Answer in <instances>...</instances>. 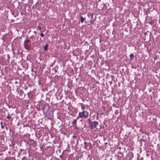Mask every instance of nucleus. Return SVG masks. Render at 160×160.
I'll return each mask as SVG.
<instances>
[{
	"instance_id": "1",
	"label": "nucleus",
	"mask_w": 160,
	"mask_h": 160,
	"mask_svg": "<svg viewBox=\"0 0 160 160\" xmlns=\"http://www.w3.org/2000/svg\"><path fill=\"white\" fill-rule=\"evenodd\" d=\"M89 116V112L87 111L83 110L82 112L79 113V116L81 118H87Z\"/></svg>"
},
{
	"instance_id": "2",
	"label": "nucleus",
	"mask_w": 160,
	"mask_h": 160,
	"mask_svg": "<svg viewBox=\"0 0 160 160\" xmlns=\"http://www.w3.org/2000/svg\"><path fill=\"white\" fill-rule=\"evenodd\" d=\"M24 47L27 50H29L31 47V43L29 39L25 40L24 42Z\"/></svg>"
},
{
	"instance_id": "3",
	"label": "nucleus",
	"mask_w": 160,
	"mask_h": 160,
	"mask_svg": "<svg viewBox=\"0 0 160 160\" xmlns=\"http://www.w3.org/2000/svg\"><path fill=\"white\" fill-rule=\"evenodd\" d=\"M91 122L89 124V127L90 128L92 129L96 128L97 126L99 124L98 122L96 121H94Z\"/></svg>"
},
{
	"instance_id": "4",
	"label": "nucleus",
	"mask_w": 160,
	"mask_h": 160,
	"mask_svg": "<svg viewBox=\"0 0 160 160\" xmlns=\"http://www.w3.org/2000/svg\"><path fill=\"white\" fill-rule=\"evenodd\" d=\"M29 142H30V144L32 145L34 147L37 145V143L36 142L32 139H30L29 140Z\"/></svg>"
},
{
	"instance_id": "5",
	"label": "nucleus",
	"mask_w": 160,
	"mask_h": 160,
	"mask_svg": "<svg viewBox=\"0 0 160 160\" xmlns=\"http://www.w3.org/2000/svg\"><path fill=\"white\" fill-rule=\"evenodd\" d=\"M88 16L89 18H90L91 20H90V22L91 24H92L95 21L92 19L93 18V14H90V13H88Z\"/></svg>"
},
{
	"instance_id": "6",
	"label": "nucleus",
	"mask_w": 160,
	"mask_h": 160,
	"mask_svg": "<svg viewBox=\"0 0 160 160\" xmlns=\"http://www.w3.org/2000/svg\"><path fill=\"white\" fill-rule=\"evenodd\" d=\"M86 19L85 18H83L81 16L80 17V20L81 22L82 23H83L84 22V21Z\"/></svg>"
},
{
	"instance_id": "7",
	"label": "nucleus",
	"mask_w": 160,
	"mask_h": 160,
	"mask_svg": "<svg viewBox=\"0 0 160 160\" xmlns=\"http://www.w3.org/2000/svg\"><path fill=\"white\" fill-rule=\"evenodd\" d=\"M48 44H47L44 47V50L45 51H46L48 49Z\"/></svg>"
},
{
	"instance_id": "8",
	"label": "nucleus",
	"mask_w": 160,
	"mask_h": 160,
	"mask_svg": "<svg viewBox=\"0 0 160 160\" xmlns=\"http://www.w3.org/2000/svg\"><path fill=\"white\" fill-rule=\"evenodd\" d=\"M77 123V121L76 119H74L72 122V123L74 125L75 124Z\"/></svg>"
},
{
	"instance_id": "9",
	"label": "nucleus",
	"mask_w": 160,
	"mask_h": 160,
	"mask_svg": "<svg viewBox=\"0 0 160 160\" xmlns=\"http://www.w3.org/2000/svg\"><path fill=\"white\" fill-rule=\"evenodd\" d=\"M129 56H130V59H133L134 58V55L132 53Z\"/></svg>"
},
{
	"instance_id": "10",
	"label": "nucleus",
	"mask_w": 160,
	"mask_h": 160,
	"mask_svg": "<svg viewBox=\"0 0 160 160\" xmlns=\"http://www.w3.org/2000/svg\"><path fill=\"white\" fill-rule=\"evenodd\" d=\"M8 160H16V159L14 158L11 157L8 159Z\"/></svg>"
},
{
	"instance_id": "11",
	"label": "nucleus",
	"mask_w": 160,
	"mask_h": 160,
	"mask_svg": "<svg viewBox=\"0 0 160 160\" xmlns=\"http://www.w3.org/2000/svg\"><path fill=\"white\" fill-rule=\"evenodd\" d=\"M41 29V28L40 26H38L37 28V30H40Z\"/></svg>"
},
{
	"instance_id": "12",
	"label": "nucleus",
	"mask_w": 160,
	"mask_h": 160,
	"mask_svg": "<svg viewBox=\"0 0 160 160\" xmlns=\"http://www.w3.org/2000/svg\"><path fill=\"white\" fill-rule=\"evenodd\" d=\"M19 93L20 95H22L24 93V92L22 90H21L20 91Z\"/></svg>"
},
{
	"instance_id": "13",
	"label": "nucleus",
	"mask_w": 160,
	"mask_h": 160,
	"mask_svg": "<svg viewBox=\"0 0 160 160\" xmlns=\"http://www.w3.org/2000/svg\"><path fill=\"white\" fill-rule=\"evenodd\" d=\"M34 37L33 36H32L30 37V38L32 39V41H34Z\"/></svg>"
},
{
	"instance_id": "14",
	"label": "nucleus",
	"mask_w": 160,
	"mask_h": 160,
	"mask_svg": "<svg viewBox=\"0 0 160 160\" xmlns=\"http://www.w3.org/2000/svg\"><path fill=\"white\" fill-rule=\"evenodd\" d=\"M7 118H8V119H10L11 118V117L9 115V114H8V115L7 116Z\"/></svg>"
},
{
	"instance_id": "15",
	"label": "nucleus",
	"mask_w": 160,
	"mask_h": 160,
	"mask_svg": "<svg viewBox=\"0 0 160 160\" xmlns=\"http://www.w3.org/2000/svg\"><path fill=\"white\" fill-rule=\"evenodd\" d=\"M88 123L89 125L92 122L91 120L90 119H88Z\"/></svg>"
},
{
	"instance_id": "16",
	"label": "nucleus",
	"mask_w": 160,
	"mask_h": 160,
	"mask_svg": "<svg viewBox=\"0 0 160 160\" xmlns=\"http://www.w3.org/2000/svg\"><path fill=\"white\" fill-rule=\"evenodd\" d=\"M81 107H82V110H83L85 109V107L83 106H82Z\"/></svg>"
},
{
	"instance_id": "17",
	"label": "nucleus",
	"mask_w": 160,
	"mask_h": 160,
	"mask_svg": "<svg viewBox=\"0 0 160 160\" xmlns=\"http://www.w3.org/2000/svg\"><path fill=\"white\" fill-rule=\"evenodd\" d=\"M86 143H87V142H84V144L85 145V147L86 149H87V148H86L87 147H86Z\"/></svg>"
},
{
	"instance_id": "18",
	"label": "nucleus",
	"mask_w": 160,
	"mask_h": 160,
	"mask_svg": "<svg viewBox=\"0 0 160 160\" xmlns=\"http://www.w3.org/2000/svg\"><path fill=\"white\" fill-rule=\"evenodd\" d=\"M40 36L41 37H43L44 36V34L43 33H41L40 34Z\"/></svg>"
},
{
	"instance_id": "19",
	"label": "nucleus",
	"mask_w": 160,
	"mask_h": 160,
	"mask_svg": "<svg viewBox=\"0 0 160 160\" xmlns=\"http://www.w3.org/2000/svg\"><path fill=\"white\" fill-rule=\"evenodd\" d=\"M1 128H2V129H3V128H4V127L3 126V125H1Z\"/></svg>"
},
{
	"instance_id": "20",
	"label": "nucleus",
	"mask_w": 160,
	"mask_h": 160,
	"mask_svg": "<svg viewBox=\"0 0 160 160\" xmlns=\"http://www.w3.org/2000/svg\"><path fill=\"white\" fill-rule=\"evenodd\" d=\"M79 117H80L79 116H77V117H76V120H77V119H78L79 118Z\"/></svg>"
},
{
	"instance_id": "21",
	"label": "nucleus",
	"mask_w": 160,
	"mask_h": 160,
	"mask_svg": "<svg viewBox=\"0 0 160 160\" xmlns=\"http://www.w3.org/2000/svg\"><path fill=\"white\" fill-rule=\"evenodd\" d=\"M26 157H23V158H22V159L21 160H24V158H25Z\"/></svg>"
},
{
	"instance_id": "22",
	"label": "nucleus",
	"mask_w": 160,
	"mask_h": 160,
	"mask_svg": "<svg viewBox=\"0 0 160 160\" xmlns=\"http://www.w3.org/2000/svg\"><path fill=\"white\" fill-rule=\"evenodd\" d=\"M33 32L35 33L36 34V31H34Z\"/></svg>"
},
{
	"instance_id": "23",
	"label": "nucleus",
	"mask_w": 160,
	"mask_h": 160,
	"mask_svg": "<svg viewBox=\"0 0 160 160\" xmlns=\"http://www.w3.org/2000/svg\"><path fill=\"white\" fill-rule=\"evenodd\" d=\"M1 123V125H2V123H2V122H1V123Z\"/></svg>"
},
{
	"instance_id": "24",
	"label": "nucleus",
	"mask_w": 160,
	"mask_h": 160,
	"mask_svg": "<svg viewBox=\"0 0 160 160\" xmlns=\"http://www.w3.org/2000/svg\"><path fill=\"white\" fill-rule=\"evenodd\" d=\"M55 72H57V70H55Z\"/></svg>"
},
{
	"instance_id": "25",
	"label": "nucleus",
	"mask_w": 160,
	"mask_h": 160,
	"mask_svg": "<svg viewBox=\"0 0 160 160\" xmlns=\"http://www.w3.org/2000/svg\"><path fill=\"white\" fill-rule=\"evenodd\" d=\"M75 137H76L75 136H73L72 137H73V138H75Z\"/></svg>"
},
{
	"instance_id": "26",
	"label": "nucleus",
	"mask_w": 160,
	"mask_h": 160,
	"mask_svg": "<svg viewBox=\"0 0 160 160\" xmlns=\"http://www.w3.org/2000/svg\"><path fill=\"white\" fill-rule=\"evenodd\" d=\"M119 149H121V148H120V147H119Z\"/></svg>"
},
{
	"instance_id": "27",
	"label": "nucleus",
	"mask_w": 160,
	"mask_h": 160,
	"mask_svg": "<svg viewBox=\"0 0 160 160\" xmlns=\"http://www.w3.org/2000/svg\"><path fill=\"white\" fill-rule=\"evenodd\" d=\"M112 83V82H110V83L111 84Z\"/></svg>"
}]
</instances>
